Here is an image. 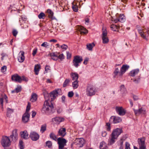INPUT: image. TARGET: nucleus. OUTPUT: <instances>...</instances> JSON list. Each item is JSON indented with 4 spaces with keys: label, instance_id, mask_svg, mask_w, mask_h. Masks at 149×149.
Listing matches in <instances>:
<instances>
[{
    "label": "nucleus",
    "instance_id": "obj_44",
    "mask_svg": "<svg viewBox=\"0 0 149 149\" xmlns=\"http://www.w3.org/2000/svg\"><path fill=\"white\" fill-rule=\"evenodd\" d=\"M47 12L49 14V17H52L54 14L53 12L51 10L48 9L47 10Z\"/></svg>",
    "mask_w": 149,
    "mask_h": 149
},
{
    "label": "nucleus",
    "instance_id": "obj_13",
    "mask_svg": "<svg viewBox=\"0 0 149 149\" xmlns=\"http://www.w3.org/2000/svg\"><path fill=\"white\" fill-rule=\"evenodd\" d=\"M84 143V140L81 138H77L74 141V143L76 145H80L79 147H81L83 146V144Z\"/></svg>",
    "mask_w": 149,
    "mask_h": 149
},
{
    "label": "nucleus",
    "instance_id": "obj_50",
    "mask_svg": "<svg viewBox=\"0 0 149 149\" xmlns=\"http://www.w3.org/2000/svg\"><path fill=\"white\" fill-rule=\"evenodd\" d=\"M61 48L64 50H66L68 48V46L65 44H63L61 46Z\"/></svg>",
    "mask_w": 149,
    "mask_h": 149
},
{
    "label": "nucleus",
    "instance_id": "obj_28",
    "mask_svg": "<svg viewBox=\"0 0 149 149\" xmlns=\"http://www.w3.org/2000/svg\"><path fill=\"white\" fill-rule=\"evenodd\" d=\"M113 73L115 75L114 76V77H115L116 76L118 75L120 76H122V74H120V71H119V70L118 68H115V69L113 72Z\"/></svg>",
    "mask_w": 149,
    "mask_h": 149
},
{
    "label": "nucleus",
    "instance_id": "obj_63",
    "mask_svg": "<svg viewBox=\"0 0 149 149\" xmlns=\"http://www.w3.org/2000/svg\"><path fill=\"white\" fill-rule=\"evenodd\" d=\"M65 97L64 95H63L61 97L62 101L63 103H65Z\"/></svg>",
    "mask_w": 149,
    "mask_h": 149
},
{
    "label": "nucleus",
    "instance_id": "obj_7",
    "mask_svg": "<svg viewBox=\"0 0 149 149\" xmlns=\"http://www.w3.org/2000/svg\"><path fill=\"white\" fill-rule=\"evenodd\" d=\"M61 92V90L60 89H57L50 93V97L51 101H53L58 96V95L60 94Z\"/></svg>",
    "mask_w": 149,
    "mask_h": 149
},
{
    "label": "nucleus",
    "instance_id": "obj_10",
    "mask_svg": "<svg viewBox=\"0 0 149 149\" xmlns=\"http://www.w3.org/2000/svg\"><path fill=\"white\" fill-rule=\"evenodd\" d=\"M138 142L139 147L146 148V146L145 144V139L144 138L138 139Z\"/></svg>",
    "mask_w": 149,
    "mask_h": 149
},
{
    "label": "nucleus",
    "instance_id": "obj_5",
    "mask_svg": "<svg viewBox=\"0 0 149 149\" xmlns=\"http://www.w3.org/2000/svg\"><path fill=\"white\" fill-rule=\"evenodd\" d=\"M102 39V43L103 44H107L109 42V39L107 36V32L105 29L104 28L102 29V34L101 36Z\"/></svg>",
    "mask_w": 149,
    "mask_h": 149
},
{
    "label": "nucleus",
    "instance_id": "obj_52",
    "mask_svg": "<svg viewBox=\"0 0 149 149\" xmlns=\"http://www.w3.org/2000/svg\"><path fill=\"white\" fill-rule=\"evenodd\" d=\"M130 145L129 143L127 142H126L125 144V149H130Z\"/></svg>",
    "mask_w": 149,
    "mask_h": 149
},
{
    "label": "nucleus",
    "instance_id": "obj_19",
    "mask_svg": "<svg viewBox=\"0 0 149 149\" xmlns=\"http://www.w3.org/2000/svg\"><path fill=\"white\" fill-rule=\"evenodd\" d=\"M66 134V129L65 128H61L59 130L58 135L62 137H64Z\"/></svg>",
    "mask_w": 149,
    "mask_h": 149
},
{
    "label": "nucleus",
    "instance_id": "obj_17",
    "mask_svg": "<svg viewBox=\"0 0 149 149\" xmlns=\"http://www.w3.org/2000/svg\"><path fill=\"white\" fill-rule=\"evenodd\" d=\"M129 68V66L126 65H123L120 70V74L122 75L125 72L128 70Z\"/></svg>",
    "mask_w": 149,
    "mask_h": 149
},
{
    "label": "nucleus",
    "instance_id": "obj_31",
    "mask_svg": "<svg viewBox=\"0 0 149 149\" xmlns=\"http://www.w3.org/2000/svg\"><path fill=\"white\" fill-rule=\"evenodd\" d=\"M95 45L93 43H92L91 44H87L86 45L87 48L88 50H91Z\"/></svg>",
    "mask_w": 149,
    "mask_h": 149
},
{
    "label": "nucleus",
    "instance_id": "obj_58",
    "mask_svg": "<svg viewBox=\"0 0 149 149\" xmlns=\"http://www.w3.org/2000/svg\"><path fill=\"white\" fill-rule=\"evenodd\" d=\"M17 31L15 30H14L13 31V34L14 36H16L17 34Z\"/></svg>",
    "mask_w": 149,
    "mask_h": 149
},
{
    "label": "nucleus",
    "instance_id": "obj_62",
    "mask_svg": "<svg viewBox=\"0 0 149 149\" xmlns=\"http://www.w3.org/2000/svg\"><path fill=\"white\" fill-rule=\"evenodd\" d=\"M111 20L112 21H113L115 23H116L118 22H119V20H118V19H115L114 18H112L111 19Z\"/></svg>",
    "mask_w": 149,
    "mask_h": 149
},
{
    "label": "nucleus",
    "instance_id": "obj_64",
    "mask_svg": "<svg viewBox=\"0 0 149 149\" xmlns=\"http://www.w3.org/2000/svg\"><path fill=\"white\" fill-rule=\"evenodd\" d=\"M107 134V133L106 131H103L102 132V136L103 137H105Z\"/></svg>",
    "mask_w": 149,
    "mask_h": 149
},
{
    "label": "nucleus",
    "instance_id": "obj_9",
    "mask_svg": "<svg viewBox=\"0 0 149 149\" xmlns=\"http://www.w3.org/2000/svg\"><path fill=\"white\" fill-rule=\"evenodd\" d=\"M116 110L117 113L120 116L124 115L126 113V111L122 107H116Z\"/></svg>",
    "mask_w": 149,
    "mask_h": 149
},
{
    "label": "nucleus",
    "instance_id": "obj_30",
    "mask_svg": "<svg viewBox=\"0 0 149 149\" xmlns=\"http://www.w3.org/2000/svg\"><path fill=\"white\" fill-rule=\"evenodd\" d=\"M21 91V86H18L14 90L12 91L11 92L13 93H18Z\"/></svg>",
    "mask_w": 149,
    "mask_h": 149
},
{
    "label": "nucleus",
    "instance_id": "obj_37",
    "mask_svg": "<svg viewBox=\"0 0 149 149\" xmlns=\"http://www.w3.org/2000/svg\"><path fill=\"white\" fill-rule=\"evenodd\" d=\"M70 81V79H66L63 83V87H66L68 85V84L69 83Z\"/></svg>",
    "mask_w": 149,
    "mask_h": 149
},
{
    "label": "nucleus",
    "instance_id": "obj_51",
    "mask_svg": "<svg viewBox=\"0 0 149 149\" xmlns=\"http://www.w3.org/2000/svg\"><path fill=\"white\" fill-rule=\"evenodd\" d=\"M58 57V58L60 59L61 61H62L64 58V56L63 54H60Z\"/></svg>",
    "mask_w": 149,
    "mask_h": 149
},
{
    "label": "nucleus",
    "instance_id": "obj_40",
    "mask_svg": "<svg viewBox=\"0 0 149 149\" xmlns=\"http://www.w3.org/2000/svg\"><path fill=\"white\" fill-rule=\"evenodd\" d=\"M107 146H106L105 143L104 142H102L100 143V149H103L104 148H106Z\"/></svg>",
    "mask_w": 149,
    "mask_h": 149
},
{
    "label": "nucleus",
    "instance_id": "obj_26",
    "mask_svg": "<svg viewBox=\"0 0 149 149\" xmlns=\"http://www.w3.org/2000/svg\"><path fill=\"white\" fill-rule=\"evenodd\" d=\"M40 68V66L39 64L36 65L34 67V71L36 75H38V72Z\"/></svg>",
    "mask_w": 149,
    "mask_h": 149
},
{
    "label": "nucleus",
    "instance_id": "obj_25",
    "mask_svg": "<svg viewBox=\"0 0 149 149\" xmlns=\"http://www.w3.org/2000/svg\"><path fill=\"white\" fill-rule=\"evenodd\" d=\"M139 72V70L138 69H136L132 70L130 73V75L131 76L134 77Z\"/></svg>",
    "mask_w": 149,
    "mask_h": 149
},
{
    "label": "nucleus",
    "instance_id": "obj_11",
    "mask_svg": "<svg viewBox=\"0 0 149 149\" xmlns=\"http://www.w3.org/2000/svg\"><path fill=\"white\" fill-rule=\"evenodd\" d=\"M110 120L112 121L113 123L115 124L120 122L122 121V119L119 117L112 116L111 117Z\"/></svg>",
    "mask_w": 149,
    "mask_h": 149
},
{
    "label": "nucleus",
    "instance_id": "obj_3",
    "mask_svg": "<svg viewBox=\"0 0 149 149\" xmlns=\"http://www.w3.org/2000/svg\"><path fill=\"white\" fill-rule=\"evenodd\" d=\"M96 93V89L92 86H88L86 90V94L87 96H91L94 95Z\"/></svg>",
    "mask_w": 149,
    "mask_h": 149
},
{
    "label": "nucleus",
    "instance_id": "obj_39",
    "mask_svg": "<svg viewBox=\"0 0 149 149\" xmlns=\"http://www.w3.org/2000/svg\"><path fill=\"white\" fill-rule=\"evenodd\" d=\"M46 146L48 147L49 148H50L52 146V143L50 141H47L46 142Z\"/></svg>",
    "mask_w": 149,
    "mask_h": 149
},
{
    "label": "nucleus",
    "instance_id": "obj_18",
    "mask_svg": "<svg viewBox=\"0 0 149 149\" xmlns=\"http://www.w3.org/2000/svg\"><path fill=\"white\" fill-rule=\"evenodd\" d=\"M53 121H54L57 124H59L64 120V119L61 117H56L52 119Z\"/></svg>",
    "mask_w": 149,
    "mask_h": 149
},
{
    "label": "nucleus",
    "instance_id": "obj_23",
    "mask_svg": "<svg viewBox=\"0 0 149 149\" xmlns=\"http://www.w3.org/2000/svg\"><path fill=\"white\" fill-rule=\"evenodd\" d=\"M126 138L124 137H123L119 141L118 144L120 146L119 149H123L124 145L123 142L125 140Z\"/></svg>",
    "mask_w": 149,
    "mask_h": 149
},
{
    "label": "nucleus",
    "instance_id": "obj_45",
    "mask_svg": "<svg viewBox=\"0 0 149 149\" xmlns=\"http://www.w3.org/2000/svg\"><path fill=\"white\" fill-rule=\"evenodd\" d=\"M7 110V116H8L9 114H11L13 112V110L12 109L9 108H8Z\"/></svg>",
    "mask_w": 149,
    "mask_h": 149
},
{
    "label": "nucleus",
    "instance_id": "obj_29",
    "mask_svg": "<svg viewBox=\"0 0 149 149\" xmlns=\"http://www.w3.org/2000/svg\"><path fill=\"white\" fill-rule=\"evenodd\" d=\"M50 55L51 57V58L54 61H56L58 58V56L57 55L54 53H51L50 54Z\"/></svg>",
    "mask_w": 149,
    "mask_h": 149
},
{
    "label": "nucleus",
    "instance_id": "obj_53",
    "mask_svg": "<svg viewBox=\"0 0 149 149\" xmlns=\"http://www.w3.org/2000/svg\"><path fill=\"white\" fill-rule=\"evenodd\" d=\"M74 95V93L72 91L69 92L68 94V96L70 97H72Z\"/></svg>",
    "mask_w": 149,
    "mask_h": 149
},
{
    "label": "nucleus",
    "instance_id": "obj_38",
    "mask_svg": "<svg viewBox=\"0 0 149 149\" xmlns=\"http://www.w3.org/2000/svg\"><path fill=\"white\" fill-rule=\"evenodd\" d=\"M118 26L115 24H112L110 28L113 31H116L118 29Z\"/></svg>",
    "mask_w": 149,
    "mask_h": 149
},
{
    "label": "nucleus",
    "instance_id": "obj_2",
    "mask_svg": "<svg viewBox=\"0 0 149 149\" xmlns=\"http://www.w3.org/2000/svg\"><path fill=\"white\" fill-rule=\"evenodd\" d=\"M122 132V129L119 128H117L114 130L111 134V138L109 141L108 144L111 145L114 143L115 141V140L117 139Z\"/></svg>",
    "mask_w": 149,
    "mask_h": 149
},
{
    "label": "nucleus",
    "instance_id": "obj_60",
    "mask_svg": "<svg viewBox=\"0 0 149 149\" xmlns=\"http://www.w3.org/2000/svg\"><path fill=\"white\" fill-rule=\"evenodd\" d=\"M89 59L88 58H85V60L83 62V64L85 65H86L87 63V62L88 61Z\"/></svg>",
    "mask_w": 149,
    "mask_h": 149
},
{
    "label": "nucleus",
    "instance_id": "obj_33",
    "mask_svg": "<svg viewBox=\"0 0 149 149\" xmlns=\"http://www.w3.org/2000/svg\"><path fill=\"white\" fill-rule=\"evenodd\" d=\"M47 125L46 124L42 125L41 127L40 131L41 133H43L46 130Z\"/></svg>",
    "mask_w": 149,
    "mask_h": 149
},
{
    "label": "nucleus",
    "instance_id": "obj_36",
    "mask_svg": "<svg viewBox=\"0 0 149 149\" xmlns=\"http://www.w3.org/2000/svg\"><path fill=\"white\" fill-rule=\"evenodd\" d=\"M78 80L74 81L72 83V87L74 89H76L78 87Z\"/></svg>",
    "mask_w": 149,
    "mask_h": 149
},
{
    "label": "nucleus",
    "instance_id": "obj_16",
    "mask_svg": "<svg viewBox=\"0 0 149 149\" xmlns=\"http://www.w3.org/2000/svg\"><path fill=\"white\" fill-rule=\"evenodd\" d=\"M30 115L25 113L23 115L22 117V122L24 123H26L29 120Z\"/></svg>",
    "mask_w": 149,
    "mask_h": 149
},
{
    "label": "nucleus",
    "instance_id": "obj_22",
    "mask_svg": "<svg viewBox=\"0 0 149 149\" xmlns=\"http://www.w3.org/2000/svg\"><path fill=\"white\" fill-rule=\"evenodd\" d=\"M20 135L22 138L25 139H27L28 138V134L27 131H24L20 132Z\"/></svg>",
    "mask_w": 149,
    "mask_h": 149
},
{
    "label": "nucleus",
    "instance_id": "obj_42",
    "mask_svg": "<svg viewBox=\"0 0 149 149\" xmlns=\"http://www.w3.org/2000/svg\"><path fill=\"white\" fill-rule=\"evenodd\" d=\"M45 14L43 13H41L38 15V17L40 19H44L45 18Z\"/></svg>",
    "mask_w": 149,
    "mask_h": 149
},
{
    "label": "nucleus",
    "instance_id": "obj_61",
    "mask_svg": "<svg viewBox=\"0 0 149 149\" xmlns=\"http://www.w3.org/2000/svg\"><path fill=\"white\" fill-rule=\"evenodd\" d=\"M49 68L50 67L48 66L47 65H46L45 68V71L46 72H47L49 70Z\"/></svg>",
    "mask_w": 149,
    "mask_h": 149
},
{
    "label": "nucleus",
    "instance_id": "obj_12",
    "mask_svg": "<svg viewBox=\"0 0 149 149\" xmlns=\"http://www.w3.org/2000/svg\"><path fill=\"white\" fill-rule=\"evenodd\" d=\"M17 130H14L12 131V134L10 136V137L14 141H16L18 139V134L17 133Z\"/></svg>",
    "mask_w": 149,
    "mask_h": 149
},
{
    "label": "nucleus",
    "instance_id": "obj_15",
    "mask_svg": "<svg viewBox=\"0 0 149 149\" xmlns=\"http://www.w3.org/2000/svg\"><path fill=\"white\" fill-rule=\"evenodd\" d=\"M11 79L13 81L19 83L21 82V77L16 74L12 76Z\"/></svg>",
    "mask_w": 149,
    "mask_h": 149
},
{
    "label": "nucleus",
    "instance_id": "obj_49",
    "mask_svg": "<svg viewBox=\"0 0 149 149\" xmlns=\"http://www.w3.org/2000/svg\"><path fill=\"white\" fill-rule=\"evenodd\" d=\"M15 4H13L12 6L10 5V8L11 9V11L13 10L16 11L17 10V8L15 7Z\"/></svg>",
    "mask_w": 149,
    "mask_h": 149
},
{
    "label": "nucleus",
    "instance_id": "obj_27",
    "mask_svg": "<svg viewBox=\"0 0 149 149\" xmlns=\"http://www.w3.org/2000/svg\"><path fill=\"white\" fill-rule=\"evenodd\" d=\"M37 95L36 93H32L30 99V100L32 102H34L36 101L37 98Z\"/></svg>",
    "mask_w": 149,
    "mask_h": 149
},
{
    "label": "nucleus",
    "instance_id": "obj_24",
    "mask_svg": "<svg viewBox=\"0 0 149 149\" xmlns=\"http://www.w3.org/2000/svg\"><path fill=\"white\" fill-rule=\"evenodd\" d=\"M24 52H21V55L18 57V60L20 63L24 61Z\"/></svg>",
    "mask_w": 149,
    "mask_h": 149
},
{
    "label": "nucleus",
    "instance_id": "obj_35",
    "mask_svg": "<svg viewBox=\"0 0 149 149\" xmlns=\"http://www.w3.org/2000/svg\"><path fill=\"white\" fill-rule=\"evenodd\" d=\"M49 137L50 138L55 141H56L57 137L56 135L53 132H51L49 134Z\"/></svg>",
    "mask_w": 149,
    "mask_h": 149
},
{
    "label": "nucleus",
    "instance_id": "obj_32",
    "mask_svg": "<svg viewBox=\"0 0 149 149\" xmlns=\"http://www.w3.org/2000/svg\"><path fill=\"white\" fill-rule=\"evenodd\" d=\"M119 22H124L125 20V16L123 14H121L118 17Z\"/></svg>",
    "mask_w": 149,
    "mask_h": 149
},
{
    "label": "nucleus",
    "instance_id": "obj_14",
    "mask_svg": "<svg viewBox=\"0 0 149 149\" xmlns=\"http://www.w3.org/2000/svg\"><path fill=\"white\" fill-rule=\"evenodd\" d=\"M134 111L136 115L140 114H145L146 113L145 109L143 108H141L138 110L134 109Z\"/></svg>",
    "mask_w": 149,
    "mask_h": 149
},
{
    "label": "nucleus",
    "instance_id": "obj_46",
    "mask_svg": "<svg viewBox=\"0 0 149 149\" xmlns=\"http://www.w3.org/2000/svg\"><path fill=\"white\" fill-rule=\"evenodd\" d=\"M41 46L46 48H47L49 46V45L47 42H44L41 45Z\"/></svg>",
    "mask_w": 149,
    "mask_h": 149
},
{
    "label": "nucleus",
    "instance_id": "obj_54",
    "mask_svg": "<svg viewBox=\"0 0 149 149\" xmlns=\"http://www.w3.org/2000/svg\"><path fill=\"white\" fill-rule=\"evenodd\" d=\"M6 66H3L1 67V71L2 72H5L6 70Z\"/></svg>",
    "mask_w": 149,
    "mask_h": 149
},
{
    "label": "nucleus",
    "instance_id": "obj_59",
    "mask_svg": "<svg viewBox=\"0 0 149 149\" xmlns=\"http://www.w3.org/2000/svg\"><path fill=\"white\" fill-rule=\"evenodd\" d=\"M66 53L67 58L68 59L70 58L71 56V53L68 52H67Z\"/></svg>",
    "mask_w": 149,
    "mask_h": 149
},
{
    "label": "nucleus",
    "instance_id": "obj_1",
    "mask_svg": "<svg viewBox=\"0 0 149 149\" xmlns=\"http://www.w3.org/2000/svg\"><path fill=\"white\" fill-rule=\"evenodd\" d=\"M45 97L46 100L42 109V112L47 114L53 113L54 111L53 104L49 100V98L48 96L45 95Z\"/></svg>",
    "mask_w": 149,
    "mask_h": 149
},
{
    "label": "nucleus",
    "instance_id": "obj_55",
    "mask_svg": "<svg viewBox=\"0 0 149 149\" xmlns=\"http://www.w3.org/2000/svg\"><path fill=\"white\" fill-rule=\"evenodd\" d=\"M37 51V49L36 48H34L33 51L32 55L34 56L36 54Z\"/></svg>",
    "mask_w": 149,
    "mask_h": 149
},
{
    "label": "nucleus",
    "instance_id": "obj_56",
    "mask_svg": "<svg viewBox=\"0 0 149 149\" xmlns=\"http://www.w3.org/2000/svg\"><path fill=\"white\" fill-rule=\"evenodd\" d=\"M30 107L31 106L30 105H29V106H27L26 111L25 113H26L27 114H29V111L30 109Z\"/></svg>",
    "mask_w": 149,
    "mask_h": 149
},
{
    "label": "nucleus",
    "instance_id": "obj_21",
    "mask_svg": "<svg viewBox=\"0 0 149 149\" xmlns=\"http://www.w3.org/2000/svg\"><path fill=\"white\" fill-rule=\"evenodd\" d=\"M71 77L72 78V80L77 81L79 77V75L76 72H72L70 74Z\"/></svg>",
    "mask_w": 149,
    "mask_h": 149
},
{
    "label": "nucleus",
    "instance_id": "obj_4",
    "mask_svg": "<svg viewBox=\"0 0 149 149\" xmlns=\"http://www.w3.org/2000/svg\"><path fill=\"white\" fill-rule=\"evenodd\" d=\"M83 60L82 56L78 55L75 56L72 61L73 65L76 68H77L79 65V64L81 63Z\"/></svg>",
    "mask_w": 149,
    "mask_h": 149
},
{
    "label": "nucleus",
    "instance_id": "obj_43",
    "mask_svg": "<svg viewBox=\"0 0 149 149\" xmlns=\"http://www.w3.org/2000/svg\"><path fill=\"white\" fill-rule=\"evenodd\" d=\"M27 20V18L26 16H22L21 18H19V21L20 23L22 22L23 21H24V22H25Z\"/></svg>",
    "mask_w": 149,
    "mask_h": 149
},
{
    "label": "nucleus",
    "instance_id": "obj_20",
    "mask_svg": "<svg viewBox=\"0 0 149 149\" xmlns=\"http://www.w3.org/2000/svg\"><path fill=\"white\" fill-rule=\"evenodd\" d=\"M78 29L80 32L81 34H86L87 33V30L84 27L81 26H79L78 28Z\"/></svg>",
    "mask_w": 149,
    "mask_h": 149
},
{
    "label": "nucleus",
    "instance_id": "obj_48",
    "mask_svg": "<svg viewBox=\"0 0 149 149\" xmlns=\"http://www.w3.org/2000/svg\"><path fill=\"white\" fill-rule=\"evenodd\" d=\"M19 147L20 149H24V147L22 141L20 140L19 142Z\"/></svg>",
    "mask_w": 149,
    "mask_h": 149
},
{
    "label": "nucleus",
    "instance_id": "obj_34",
    "mask_svg": "<svg viewBox=\"0 0 149 149\" xmlns=\"http://www.w3.org/2000/svg\"><path fill=\"white\" fill-rule=\"evenodd\" d=\"M138 31L139 33L140 34L141 36L143 38L145 39L146 40H147V39L146 37V36L144 35V33H143L142 31L141 30V29H138Z\"/></svg>",
    "mask_w": 149,
    "mask_h": 149
},
{
    "label": "nucleus",
    "instance_id": "obj_41",
    "mask_svg": "<svg viewBox=\"0 0 149 149\" xmlns=\"http://www.w3.org/2000/svg\"><path fill=\"white\" fill-rule=\"evenodd\" d=\"M120 91L123 93H125L126 92V89L125 88V86L122 85L120 86Z\"/></svg>",
    "mask_w": 149,
    "mask_h": 149
},
{
    "label": "nucleus",
    "instance_id": "obj_57",
    "mask_svg": "<svg viewBox=\"0 0 149 149\" xmlns=\"http://www.w3.org/2000/svg\"><path fill=\"white\" fill-rule=\"evenodd\" d=\"M3 98H0V102L1 105V108L3 109Z\"/></svg>",
    "mask_w": 149,
    "mask_h": 149
},
{
    "label": "nucleus",
    "instance_id": "obj_8",
    "mask_svg": "<svg viewBox=\"0 0 149 149\" xmlns=\"http://www.w3.org/2000/svg\"><path fill=\"white\" fill-rule=\"evenodd\" d=\"M39 135L36 132L34 131L31 132L29 135V137L33 141H36L39 138Z\"/></svg>",
    "mask_w": 149,
    "mask_h": 149
},
{
    "label": "nucleus",
    "instance_id": "obj_47",
    "mask_svg": "<svg viewBox=\"0 0 149 149\" xmlns=\"http://www.w3.org/2000/svg\"><path fill=\"white\" fill-rule=\"evenodd\" d=\"M72 8L74 11L75 12H77L78 10V7L77 6L73 5L72 6Z\"/></svg>",
    "mask_w": 149,
    "mask_h": 149
},
{
    "label": "nucleus",
    "instance_id": "obj_6",
    "mask_svg": "<svg viewBox=\"0 0 149 149\" xmlns=\"http://www.w3.org/2000/svg\"><path fill=\"white\" fill-rule=\"evenodd\" d=\"M2 146L4 147H7L10 145V141L9 138L7 136H4L1 141Z\"/></svg>",
    "mask_w": 149,
    "mask_h": 149
}]
</instances>
